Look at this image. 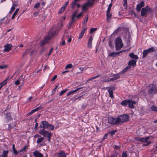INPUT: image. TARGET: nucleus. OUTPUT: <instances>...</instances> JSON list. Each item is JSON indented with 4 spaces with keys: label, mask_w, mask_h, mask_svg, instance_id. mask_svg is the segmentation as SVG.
Segmentation results:
<instances>
[{
    "label": "nucleus",
    "mask_w": 157,
    "mask_h": 157,
    "mask_svg": "<svg viewBox=\"0 0 157 157\" xmlns=\"http://www.w3.org/2000/svg\"><path fill=\"white\" fill-rule=\"evenodd\" d=\"M149 92L150 94H157V88L153 84H150L149 87Z\"/></svg>",
    "instance_id": "8"
},
{
    "label": "nucleus",
    "mask_w": 157,
    "mask_h": 157,
    "mask_svg": "<svg viewBox=\"0 0 157 157\" xmlns=\"http://www.w3.org/2000/svg\"><path fill=\"white\" fill-rule=\"evenodd\" d=\"M7 66L6 65H2L0 66V69H3L6 68L7 67Z\"/></svg>",
    "instance_id": "49"
},
{
    "label": "nucleus",
    "mask_w": 157,
    "mask_h": 157,
    "mask_svg": "<svg viewBox=\"0 0 157 157\" xmlns=\"http://www.w3.org/2000/svg\"><path fill=\"white\" fill-rule=\"evenodd\" d=\"M106 89L107 90L109 94V97L112 98H114L113 95V91L115 90L116 88L114 86L111 87H107Z\"/></svg>",
    "instance_id": "10"
},
{
    "label": "nucleus",
    "mask_w": 157,
    "mask_h": 157,
    "mask_svg": "<svg viewBox=\"0 0 157 157\" xmlns=\"http://www.w3.org/2000/svg\"><path fill=\"white\" fill-rule=\"evenodd\" d=\"M136 104V102L135 101H132L130 99L129 103H128V107L131 109H133L134 108V105Z\"/></svg>",
    "instance_id": "18"
},
{
    "label": "nucleus",
    "mask_w": 157,
    "mask_h": 157,
    "mask_svg": "<svg viewBox=\"0 0 157 157\" xmlns=\"http://www.w3.org/2000/svg\"><path fill=\"white\" fill-rule=\"evenodd\" d=\"M151 143V142L150 141H148V142H147V143L144 144L143 145L144 146H147L148 145H149V144H150Z\"/></svg>",
    "instance_id": "56"
},
{
    "label": "nucleus",
    "mask_w": 157,
    "mask_h": 157,
    "mask_svg": "<svg viewBox=\"0 0 157 157\" xmlns=\"http://www.w3.org/2000/svg\"><path fill=\"white\" fill-rule=\"evenodd\" d=\"M112 6V4L111 3L109 4V6L107 9V11L109 12H110V11L111 8Z\"/></svg>",
    "instance_id": "40"
},
{
    "label": "nucleus",
    "mask_w": 157,
    "mask_h": 157,
    "mask_svg": "<svg viewBox=\"0 0 157 157\" xmlns=\"http://www.w3.org/2000/svg\"><path fill=\"white\" fill-rule=\"evenodd\" d=\"M56 34V31H53L52 32L50 31L49 32L48 35L44 38L43 40L41 42V45L43 46L45 44L47 43L48 41L53 36Z\"/></svg>",
    "instance_id": "2"
},
{
    "label": "nucleus",
    "mask_w": 157,
    "mask_h": 157,
    "mask_svg": "<svg viewBox=\"0 0 157 157\" xmlns=\"http://www.w3.org/2000/svg\"><path fill=\"white\" fill-rule=\"evenodd\" d=\"M67 91V90H62L60 93H59V95L61 96L64 93H65Z\"/></svg>",
    "instance_id": "46"
},
{
    "label": "nucleus",
    "mask_w": 157,
    "mask_h": 157,
    "mask_svg": "<svg viewBox=\"0 0 157 157\" xmlns=\"http://www.w3.org/2000/svg\"><path fill=\"white\" fill-rule=\"evenodd\" d=\"M130 101V99L124 100L121 102V105L124 106H126L128 105Z\"/></svg>",
    "instance_id": "20"
},
{
    "label": "nucleus",
    "mask_w": 157,
    "mask_h": 157,
    "mask_svg": "<svg viewBox=\"0 0 157 157\" xmlns=\"http://www.w3.org/2000/svg\"><path fill=\"white\" fill-rule=\"evenodd\" d=\"M39 133L44 137L47 138L49 142L50 141L51 137L52 135V133L46 131L45 129H40L39 131Z\"/></svg>",
    "instance_id": "4"
},
{
    "label": "nucleus",
    "mask_w": 157,
    "mask_h": 157,
    "mask_svg": "<svg viewBox=\"0 0 157 157\" xmlns=\"http://www.w3.org/2000/svg\"><path fill=\"white\" fill-rule=\"evenodd\" d=\"M83 88L82 87H79L78 88H77L76 89H75V90H72L71 91H70L67 94V96H68L70 95H71L72 94H73L75 92L77 91L78 90H80L81 89Z\"/></svg>",
    "instance_id": "23"
},
{
    "label": "nucleus",
    "mask_w": 157,
    "mask_h": 157,
    "mask_svg": "<svg viewBox=\"0 0 157 157\" xmlns=\"http://www.w3.org/2000/svg\"><path fill=\"white\" fill-rule=\"evenodd\" d=\"M84 33H83V32H81V33H80L79 34V36L78 38V39L82 38L83 37Z\"/></svg>",
    "instance_id": "38"
},
{
    "label": "nucleus",
    "mask_w": 157,
    "mask_h": 157,
    "mask_svg": "<svg viewBox=\"0 0 157 157\" xmlns=\"http://www.w3.org/2000/svg\"><path fill=\"white\" fill-rule=\"evenodd\" d=\"M119 125L128 121L129 120V117L127 114H122L118 117Z\"/></svg>",
    "instance_id": "3"
},
{
    "label": "nucleus",
    "mask_w": 157,
    "mask_h": 157,
    "mask_svg": "<svg viewBox=\"0 0 157 157\" xmlns=\"http://www.w3.org/2000/svg\"><path fill=\"white\" fill-rule=\"evenodd\" d=\"M87 29V28L86 27L84 26L82 29L81 32H83V33H84V32L85 30H86Z\"/></svg>",
    "instance_id": "54"
},
{
    "label": "nucleus",
    "mask_w": 157,
    "mask_h": 157,
    "mask_svg": "<svg viewBox=\"0 0 157 157\" xmlns=\"http://www.w3.org/2000/svg\"><path fill=\"white\" fill-rule=\"evenodd\" d=\"M53 50V48H51L49 52V53L48 54V56H49L51 54Z\"/></svg>",
    "instance_id": "61"
},
{
    "label": "nucleus",
    "mask_w": 157,
    "mask_h": 157,
    "mask_svg": "<svg viewBox=\"0 0 157 157\" xmlns=\"http://www.w3.org/2000/svg\"><path fill=\"white\" fill-rule=\"evenodd\" d=\"M58 157H66V154L64 152L62 151L57 153Z\"/></svg>",
    "instance_id": "25"
},
{
    "label": "nucleus",
    "mask_w": 157,
    "mask_h": 157,
    "mask_svg": "<svg viewBox=\"0 0 157 157\" xmlns=\"http://www.w3.org/2000/svg\"><path fill=\"white\" fill-rule=\"evenodd\" d=\"M104 81L106 82H110L111 81V80L110 79V78H109L108 79H105L104 80Z\"/></svg>",
    "instance_id": "62"
},
{
    "label": "nucleus",
    "mask_w": 157,
    "mask_h": 157,
    "mask_svg": "<svg viewBox=\"0 0 157 157\" xmlns=\"http://www.w3.org/2000/svg\"><path fill=\"white\" fill-rule=\"evenodd\" d=\"M151 109L153 111L157 112V107L155 105H152L151 107Z\"/></svg>",
    "instance_id": "36"
},
{
    "label": "nucleus",
    "mask_w": 157,
    "mask_h": 157,
    "mask_svg": "<svg viewBox=\"0 0 157 157\" xmlns=\"http://www.w3.org/2000/svg\"><path fill=\"white\" fill-rule=\"evenodd\" d=\"M7 78L6 79V80H4L3 82H2L1 84H0V85H3V86L6 83V81H7Z\"/></svg>",
    "instance_id": "51"
},
{
    "label": "nucleus",
    "mask_w": 157,
    "mask_h": 157,
    "mask_svg": "<svg viewBox=\"0 0 157 157\" xmlns=\"http://www.w3.org/2000/svg\"><path fill=\"white\" fill-rule=\"evenodd\" d=\"M151 10V8L148 6H147L145 8H143L141 10V15L142 16H144L147 14V12L150 11Z\"/></svg>",
    "instance_id": "11"
},
{
    "label": "nucleus",
    "mask_w": 157,
    "mask_h": 157,
    "mask_svg": "<svg viewBox=\"0 0 157 157\" xmlns=\"http://www.w3.org/2000/svg\"><path fill=\"white\" fill-rule=\"evenodd\" d=\"M72 67H73V65H72V64H67V65L66 66V67H65V69H67L68 68H71Z\"/></svg>",
    "instance_id": "35"
},
{
    "label": "nucleus",
    "mask_w": 157,
    "mask_h": 157,
    "mask_svg": "<svg viewBox=\"0 0 157 157\" xmlns=\"http://www.w3.org/2000/svg\"><path fill=\"white\" fill-rule=\"evenodd\" d=\"M116 132L117 131L116 130H114L109 132V133L110 134L111 136H113L115 134Z\"/></svg>",
    "instance_id": "45"
},
{
    "label": "nucleus",
    "mask_w": 157,
    "mask_h": 157,
    "mask_svg": "<svg viewBox=\"0 0 157 157\" xmlns=\"http://www.w3.org/2000/svg\"><path fill=\"white\" fill-rule=\"evenodd\" d=\"M115 149L116 150H118L120 149V147L118 146L115 145Z\"/></svg>",
    "instance_id": "63"
},
{
    "label": "nucleus",
    "mask_w": 157,
    "mask_h": 157,
    "mask_svg": "<svg viewBox=\"0 0 157 157\" xmlns=\"http://www.w3.org/2000/svg\"><path fill=\"white\" fill-rule=\"evenodd\" d=\"M88 16L87 15L85 17L84 19V22L82 23V25L84 26L86 25V23L88 19Z\"/></svg>",
    "instance_id": "28"
},
{
    "label": "nucleus",
    "mask_w": 157,
    "mask_h": 157,
    "mask_svg": "<svg viewBox=\"0 0 157 157\" xmlns=\"http://www.w3.org/2000/svg\"><path fill=\"white\" fill-rule=\"evenodd\" d=\"M144 1H142L139 4H137L136 7V10L137 12H140V10L141 8L144 6Z\"/></svg>",
    "instance_id": "14"
},
{
    "label": "nucleus",
    "mask_w": 157,
    "mask_h": 157,
    "mask_svg": "<svg viewBox=\"0 0 157 157\" xmlns=\"http://www.w3.org/2000/svg\"><path fill=\"white\" fill-rule=\"evenodd\" d=\"M97 29L96 28H91L90 29V33H92Z\"/></svg>",
    "instance_id": "39"
},
{
    "label": "nucleus",
    "mask_w": 157,
    "mask_h": 157,
    "mask_svg": "<svg viewBox=\"0 0 157 157\" xmlns=\"http://www.w3.org/2000/svg\"><path fill=\"white\" fill-rule=\"evenodd\" d=\"M20 78H19V79H18L17 80H16L15 82V84L16 85H18L19 84H20Z\"/></svg>",
    "instance_id": "50"
},
{
    "label": "nucleus",
    "mask_w": 157,
    "mask_h": 157,
    "mask_svg": "<svg viewBox=\"0 0 157 157\" xmlns=\"http://www.w3.org/2000/svg\"><path fill=\"white\" fill-rule=\"evenodd\" d=\"M123 51H121L117 52H112L109 54L108 56L109 57H115L117 56L120 53L122 52Z\"/></svg>",
    "instance_id": "19"
},
{
    "label": "nucleus",
    "mask_w": 157,
    "mask_h": 157,
    "mask_svg": "<svg viewBox=\"0 0 157 157\" xmlns=\"http://www.w3.org/2000/svg\"><path fill=\"white\" fill-rule=\"evenodd\" d=\"M111 17V14L110 13V12L107 11V22H109L110 21Z\"/></svg>",
    "instance_id": "26"
},
{
    "label": "nucleus",
    "mask_w": 157,
    "mask_h": 157,
    "mask_svg": "<svg viewBox=\"0 0 157 157\" xmlns=\"http://www.w3.org/2000/svg\"><path fill=\"white\" fill-rule=\"evenodd\" d=\"M108 123L111 125H119L118 118H114L111 117H109L108 118Z\"/></svg>",
    "instance_id": "7"
},
{
    "label": "nucleus",
    "mask_w": 157,
    "mask_h": 157,
    "mask_svg": "<svg viewBox=\"0 0 157 157\" xmlns=\"http://www.w3.org/2000/svg\"><path fill=\"white\" fill-rule=\"evenodd\" d=\"M120 75H118V74L115 75H114V77L113 78H114V80H115L119 78L120 77V76H119Z\"/></svg>",
    "instance_id": "37"
},
{
    "label": "nucleus",
    "mask_w": 157,
    "mask_h": 157,
    "mask_svg": "<svg viewBox=\"0 0 157 157\" xmlns=\"http://www.w3.org/2000/svg\"><path fill=\"white\" fill-rule=\"evenodd\" d=\"M93 39V37L92 36H90L87 43V46L88 48H92V41Z\"/></svg>",
    "instance_id": "13"
},
{
    "label": "nucleus",
    "mask_w": 157,
    "mask_h": 157,
    "mask_svg": "<svg viewBox=\"0 0 157 157\" xmlns=\"http://www.w3.org/2000/svg\"><path fill=\"white\" fill-rule=\"evenodd\" d=\"M42 107L41 106L38 107L36 108L35 109L32 110L31 112H30L29 113V114L30 115H31L33 113L35 112L36 111H38V110L42 109Z\"/></svg>",
    "instance_id": "24"
},
{
    "label": "nucleus",
    "mask_w": 157,
    "mask_h": 157,
    "mask_svg": "<svg viewBox=\"0 0 157 157\" xmlns=\"http://www.w3.org/2000/svg\"><path fill=\"white\" fill-rule=\"evenodd\" d=\"M40 6V3L39 2L36 3L34 6V8L37 9Z\"/></svg>",
    "instance_id": "41"
},
{
    "label": "nucleus",
    "mask_w": 157,
    "mask_h": 157,
    "mask_svg": "<svg viewBox=\"0 0 157 157\" xmlns=\"http://www.w3.org/2000/svg\"><path fill=\"white\" fill-rule=\"evenodd\" d=\"M27 148V147L26 146H25L24 147L21 149V150H19L20 152H22L24 151H25Z\"/></svg>",
    "instance_id": "44"
},
{
    "label": "nucleus",
    "mask_w": 157,
    "mask_h": 157,
    "mask_svg": "<svg viewBox=\"0 0 157 157\" xmlns=\"http://www.w3.org/2000/svg\"><path fill=\"white\" fill-rule=\"evenodd\" d=\"M4 19L5 17L0 19V25L2 24L3 23Z\"/></svg>",
    "instance_id": "58"
},
{
    "label": "nucleus",
    "mask_w": 157,
    "mask_h": 157,
    "mask_svg": "<svg viewBox=\"0 0 157 157\" xmlns=\"http://www.w3.org/2000/svg\"><path fill=\"white\" fill-rule=\"evenodd\" d=\"M65 41L64 40H63L62 41V43L61 44L62 45H64L65 44Z\"/></svg>",
    "instance_id": "64"
},
{
    "label": "nucleus",
    "mask_w": 157,
    "mask_h": 157,
    "mask_svg": "<svg viewBox=\"0 0 157 157\" xmlns=\"http://www.w3.org/2000/svg\"><path fill=\"white\" fill-rule=\"evenodd\" d=\"M8 152L9 151L8 150L4 151L3 152V156H1V157H7V155Z\"/></svg>",
    "instance_id": "29"
},
{
    "label": "nucleus",
    "mask_w": 157,
    "mask_h": 157,
    "mask_svg": "<svg viewBox=\"0 0 157 157\" xmlns=\"http://www.w3.org/2000/svg\"><path fill=\"white\" fill-rule=\"evenodd\" d=\"M116 48L117 51L119 50L123 47V44L121 38H117L115 41Z\"/></svg>",
    "instance_id": "5"
},
{
    "label": "nucleus",
    "mask_w": 157,
    "mask_h": 157,
    "mask_svg": "<svg viewBox=\"0 0 157 157\" xmlns=\"http://www.w3.org/2000/svg\"><path fill=\"white\" fill-rule=\"evenodd\" d=\"M17 13L15 12H14L13 13V15L12 16L11 19H13L15 16L17 15Z\"/></svg>",
    "instance_id": "57"
},
{
    "label": "nucleus",
    "mask_w": 157,
    "mask_h": 157,
    "mask_svg": "<svg viewBox=\"0 0 157 157\" xmlns=\"http://www.w3.org/2000/svg\"><path fill=\"white\" fill-rule=\"evenodd\" d=\"M147 50L149 53H151L154 52L155 50V49L154 47H151L148 48L147 49Z\"/></svg>",
    "instance_id": "30"
},
{
    "label": "nucleus",
    "mask_w": 157,
    "mask_h": 157,
    "mask_svg": "<svg viewBox=\"0 0 157 157\" xmlns=\"http://www.w3.org/2000/svg\"><path fill=\"white\" fill-rule=\"evenodd\" d=\"M150 138V137H135V139L138 141H139L142 142L143 143H145L147 142V141Z\"/></svg>",
    "instance_id": "12"
},
{
    "label": "nucleus",
    "mask_w": 157,
    "mask_h": 157,
    "mask_svg": "<svg viewBox=\"0 0 157 157\" xmlns=\"http://www.w3.org/2000/svg\"><path fill=\"white\" fill-rule=\"evenodd\" d=\"M13 151L14 153L16 155L18 154L19 153V152H20L19 151H17L16 149L14 150Z\"/></svg>",
    "instance_id": "55"
},
{
    "label": "nucleus",
    "mask_w": 157,
    "mask_h": 157,
    "mask_svg": "<svg viewBox=\"0 0 157 157\" xmlns=\"http://www.w3.org/2000/svg\"><path fill=\"white\" fill-rule=\"evenodd\" d=\"M127 154L126 153V152H123L122 153L121 157H127Z\"/></svg>",
    "instance_id": "48"
},
{
    "label": "nucleus",
    "mask_w": 157,
    "mask_h": 157,
    "mask_svg": "<svg viewBox=\"0 0 157 157\" xmlns=\"http://www.w3.org/2000/svg\"><path fill=\"white\" fill-rule=\"evenodd\" d=\"M136 62L137 60L132 59L129 62L128 64V65L129 66H132L133 67H135L136 65Z\"/></svg>",
    "instance_id": "17"
},
{
    "label": "nucleus",
    "mask_w": 157,
    "mask_h": 157,
    "mask_svg": "<svg viewBox=\"0 0 157 157\" xmlns=\"http://www.w3.org/2000/svg\"><path fill=\"white\" fill-rule=\"evenodd\" d=\"M94 4L93 2L91 0H87L86 2L83 4L82 7V11L88 10L89 7L92 6Z\"/></svg>",
    "instance_id": "6"
},
{
    "label": "nucleus",
    "mask_w": 157,
    "mask_h": 157,
    "mask_svg": "<svg viewBox=\"0 0 157 157\" xmlns=\"http://www.w3.org/2000/svg\"><path fill=\"white\" fill-rule=\"evenodd\" d=\"M76 1L74 0L72 2V4H71V7L73 9H74L75 7V6L76 4Z\"/></svg>",
    "instance_id": "33"
},
{
    "label": "nucleus",
    "mask_w": 157,
    "mask_h": 157,
    "mask_svg": "<svg viewBox=\"0 0 157 157\" xmlns=\"http://www.w3.org/2000/svg\"><path fill=\"white\" fill-rule=\"evenodd\" d=\"M15 10V8L13 7H12L10 11H9V13H11L12 12Z\"/></svg>",
    "instance_id": "53"
},
{
    "label": "nucleus",
    "mask_w": 157,
    "mask_h": 157,
    "mask_svg": "<svg viewBox=\"0 0 157 157\" xmlns=\"http://www.w3.org/2000/svg\"><path fill=\"white\" fill-rule=\"evenodd\" d=\"M68 3V1H67L65 2V3L64 4L63 6V7H64V8L65 9V8L67 6Z\"/></svg>",
    "instance_id": "60"
},
{
    "label": "nucleus",
    "mask_w": 157,
    "mask_h": 157,
    "mask_svg": "<svg viewBox=\"0 0 157 157\" xmlns=\"http://www.w3.org/2000/svg\"><path fill=\"white\" fill-rule=\"evenodd\" d=\"M130 67L129 66H127L126 67H125L122 71H121L120 72L118 73V75H120L122 74H123L125 72H126L129 69H130Z\"/></svg>",
    "instance_id": "21"
},
{
    "label": "nucleus",
    "mask_w": 157,
    "mask_h": 157,
    "mask_svg": "<svg viewBox=\"0 0 157 157\" xmlns=\"http://www.w3.org/2000/svg\"><path fill=\"white\" fill-rule=\"evenodd\" d=\"M44 138L43 137H41L39 138L37 140L36 143L38 144L40 143L43 141V140H44Z\"/></svg>",
    "instance_id": "32"
},
{
    "label": "nucleus",
    "mask_w": 157,
    "mask_h": 157,
    "mask_svg": "<svg viewBox=\"0 0 157 157\" xmlns=\"http://www.w3.org/2000/svg\"><path fill=\"white\" fill-rule=\"evenodd\" d=\"M149 53L147 49L144 50L143 53V57L144 58L146 57L147 54Z\"/></svg>",
    "instance_id": "31"
},
{
    "label": "nucleus",
    "mask_w": 157,
    "mask_h": 157,
    "mask_svg": "<svg viewBox=\"0 0 157 157\" xmlns=\"http://www.w3.org/2000/svg\"><path fill=\"white\" fill-rule=\"evenodd\" d=\"M12 45L11 44H8L4 45V52H8L12 48Z\"/></svg>",
    "instance_id": "15"
},
{
    "label": "nucleus",
    "mask_w": 157,
    "mask_h": 157,
    "mask_svg": "<svg viewBox=\"0 0 157 157\" xmlns=\"http://www.w3.org/2000/svg\"><path fill=\"white\" fill-rule=\"evenodd\" d=\"M65 10V9L64 8V7H62L59 10V13H63V11Z\"/></svg>",
    "instance_id": "47"
},
{
    "label": "nucleus",
    "mask_w": 157,
    "mask_h": 157,
    "mask_svg": "<svg viewBox=\"0 0 157 157\" xmlns=\"http://www.w3.org/2000/svg\"><path fill=\"white\" fill-rule=\"evenodd\" d=\"M78 12V10H76L72 14L71 16V19L70 22L69 23V28L71 27V26L72 24V23L76 21V20L75 18L77 13Z\"/></svg>",
    "instance_id": "9"
},
{
    "label": "nucleus",
    "mask_w": 157,
    "mask_h": 157,
    "mask_svg": "<svg viewBox=\"0 0 157 157\" xmlns=\"http://www.w3.org/2000/svg\"><path fill=\"white\" fill-rule=\"evenodd\" d=\"M57 77V76L56 75H55L51 79V81L53 82V81Z\"/></svg>",
    "instance_id": "52"
},
{
    "label": "nucleus",
    "mask_w": 157,
    "mask_h": 157,
    "mask_svg": "<svg viewBox=\"0 0 157 157\" xmlns=\"http://www.w3.org/2000/svg\"><path fill=\"white\" fill-rule=\"evenodd\" d=\"M6 119L7 121H9L11 119V114L10 113H7L6 114Z\"/></svg>",
    "instance_id": "27"
},
{
    "label": "nucleus",
    "mask_w": 157,
    "mask_h": 157,
    "mask_svg": "<svg viewBox=\"0 0 157 157\" xmlns=\"http://www.w3.org/2000/svg\"><path fill=\"white\" fill-rule=\"evenodd\" d=\"M40 127L42 129H48L53 130L54 128V126L49 124L46 121H43L40 125Z\"/></svg>",
    "instance_id": "1"
},
{
    "label": "nucleus",
    "mask_w": 157,
    "mask_h": 157,
    "mask_svg": "<svg viewBox=\"0 0 157 157\" xmlns=\"http://www.w3.org/2000/svg\"><path fill=\"white\" fill-rule=\"evenodd\" d=\"M100 76V75H97L96 76H95L94 77H93L92 78H90V79H88L87 80V81H90V80H93V79H95L98 77H99Z\"/></svg>",
    "instance_id": "34"
},
{
    "label": "nucleus",
    "mask_w": 157,
    "mask_h": 157,
    "mask_svg": "<svg viewBox=\"0 0 157 157\" xmlns=\"http://www.w3.org/2000/svg\"><path fill=\"white\" fill-rule=\"evenodd\" d=\"M108 133H107L106 134H105L103 136V140H105L106 138H107V136H108Z\"/></svg>",
    "instance_id": "59"
},
{
    "label": "nucleus",
    "mask_w": 157,
    "mask_h": 157,
    "mask_svg": "<svg viewBox=\"0 0 157 157\" xmlns=\"http://www.w3.org/2000/svg\"><path fill=\"white\" fill-rule=\"evenodd\" d=\"M33 155L35 157H43V155L38 151L36 150L33 153Z\"/></svg>",
    "instance_id": "16"
},
{
    "label": "nucleus",
    "mask_w": 157,
    "mask_h": 157,
    "mask_svg": "<svg viewBox=\"0 0 157 157\" xmlns=\"http://www.w3.org/2000/svg\"><path fill=\"white\" fill-rule=\"evenodd\" d=\"M123 6L126 8H127V0H123Z\"/></svg>",
    "instance_id": "42"
},
{
    "label": "nucleus",
    "mask_w": 157,
    "mask_h": 157,
    "mask_svg": "<svg viewBox=\"0 0 157 157\" xmlns=\"http://www.w3.org/2000/svg\"><path fill=\"white\" fill-rule=\"evenodd\" d=\"M129 56L131 58L133 59H138V56L136 55H135L133 53H130Z\"/></svg>",
    "instance_id": "22"
},
{
    "label": "nucleus",
    "mask_w": 157,
    "mask_h": 157,
    "mask_svg": "<svg viewBox=\"0 0 157 157\" xmlns=\"http://www.w3.org/2000/svg\"><path fill=\"white\" fill-rule=\"evenodd\" d=\"M82 13H82V11L80 13H79L77 15H76V17L77 18H78L79 17H81V16H82Z\"/></svg>",
    "instance_id": "43"
}]
</instances>
